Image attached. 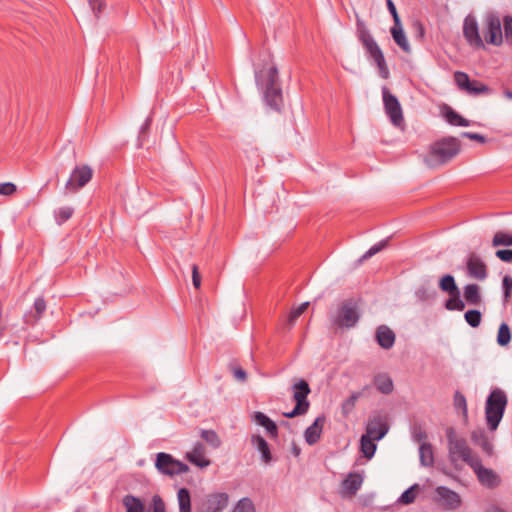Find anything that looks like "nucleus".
Wrapping results in <instances>:
<instances>
[{
	"mask_svg": "<svg viewBox=\"0 0 512 512\" xmlns=\"http://www.w3.org/2000/svg\"><path fill=\"white\" fill-rule=\"evenodd\" d=\"M255 82L263 94L265 104L272 110L280 112L283 108V93L278 69L270 66L255 71Z\"/></svg>",
	"mask_w": 512,
	"mask_h": 512,
	"instance_id": "nucleus-1",
	"label": "nucleus"
},
{
	"mask_svg": "<svg viewBox=\"0 0 512 512\" xmlns=\"http://www.w3.org/2000/svg\"><path fill=\"white\" fill-rule=\"evenodd\" d=\"M356 34L366 53L378 67L380 76L384 79L388 78L389 70L384 54L371 35L365 22L358 16H356Z\"/></svg>",
	"mask_w": 512,
	"mask_h": 512,
	"instance_id": "nucleus-2",
	"label": "nucleus"
},
{
	"mask_svg": "<svg viewBox=\"0 0 512 512\" xmlns=\"http://www.w3.org/2000/svg\"><path fill=\"white\" fill-rule=\"evenodd\" d=\"M461 150V141L452 136L443 137L430 146L426 163L431 167L443 165L456 157Z\"/></svg>",
	"mask_w": 512,
	"mask_h": 512,
	"instance_id": "nucleus-3",
	"label": "nucleus"
},
{
	"mask_svg": "<svg viewBox=\"0 0 512 512\" xmlns=\"http://www.w3.org/2000/svg\"><path fill=\"white\" fill-rule=\"evenodd\" d=\"M508 403L506 393L500 389H493L486 399L485 416L490 430H496Z\"/></svg>",
	"mask_w": 512,
	"mask_h": 512,
	"instance_id": "nucleus-4",
	"label": "nucleus"
},
{
	"mask_svg": "<svg viewBox=\"0 0 512 512\" xmlns=\"http://www.w3.org/2000/svg\"><path fill=\"white\" fill-rule=\"evenodd\" d=\"M446 438L448 441L449 458L451 462L461 459L469 466L471 463L477 464L478 455L473 454L471 448L468 446L464 438H459L456 435L454 428L449 427L446 430Z\"/></svg>",
	"mask_w": 512,
	"mask_h": 512,
	"instance_id": "nucleus-5",
	"label": "nucleus"
},
{
	"mask_svg": "<svg viewBox=\"0 0 512 512\" xmlns=\"http://www.w3.org/2000/svg\"><path fill=\"white\" fill-rule=\"evenodd\" d=\"M483 36L486 43L500 46L503 43L501 19L497 12L488 11L483 16Z\"/></svg>",
	"mask_w": 512,
	"mask_h": 512,
	"instance_id": "nucleus-6",
	"label": "nucleus"
},
{
	"mask_svg": "<svg viewBox=\"0 0 512 512\" xmlns=\"http://www.w3.org/2000/svg\"><path fill=\"white\" fill-rule=\"evenodd\" d=\"M360 314L355 300H344L337 309L333 323L338 327L352 328L359 321Z\"/></svg>",
	"mask_w": 512,
	"mask_h": 512,
	"instance_id": "nucleus-7",
	"label": "nucleus"
},
{
	"mask_svg": "<svg viewBox=\"0 0 512 512\" xmlns=\"http://www.w3.org/2000/svg\"><path fill=\"white\" fill-rule=\"evenodd\" d=\"M155 467L160 473L169 476L180 475L189 471L187 464L165 452H159L156 455Z\"/></svg>",
	"mask_w": 512,
	"mask_h": 512,
	"instance_id": "nucleus-8",
	"label": "nucleus"
},
{
	"mask_svg": "<svg viewBox=\"0 0 512 512\" xmlns=\"http://www.w3.org/2000/svg\"><path fill=\"white\" fill-rule=\"evenodd\" d=\"M382 96L386 115L394 126L400 127L404 123L403 111L400 102L387 87L382 88Z\"/></svg>",
	"mask_w": 512,
	"mask_h": 512,
	"instance_id": "nucleus-9",
	"label": "nucleus"
},
{
	"mask_svg": "<svg viewBox=\"0 0 512 512\" xmlns=\"http://www.w3.org/2000/svg\"><path fill=\"white\" fill-rule=\"evenodd\" d=\"M92 177L93 169L89 165H77L72 170L70 177L65 184V188L70 192H77L90 182Z\"/></svg>",
	"mask_w": 512,
	"mask_h": 512,
	"instance_id": "nucleus-10",
	"label": "nucleus"
},
{
	"mask_svg": "<svg viewBox=\"0 0 512 512\" xmlns=\"http://www.w3.org/2000/svg\"><path fill=\"white\" fill-rule=\"evenodd\" d=\"M463 36L467 43L475 48H484V41L480 36L476 18L469 14L463 22Z\"/></svg>",
	"mask_w": 512,
	"mask_h": 512,
	"instance_id": "nucleus-11",
	"label": "nucleus"
},
{
	"mask_svg": "<svg viewBox=\"0 0 512 512\" xmlns=\"http://www.w3.org/2000/svg\"><path fill=\"white\" fill-rule=\"evenodd\" d=\"M229 503V495L225 492H216L206 495L201 510L202 512H222Z\"/></svg>",
	"mask_w": 512,
	"mask_h": 512,
	"instance_id": "nucleus-12",
	"label": "nucleus"
},
{
	"mask_svg": "<svg viewBox=\"0 0 512 512\" xmlns=\"http://www.w3.org/2000/svg\"><path fill=\"white\" fill-rule=\"evenodd\" d=\"M438 496V502L447 510H455L461 505V498L458 493L445 486H439L435 489Z\"/></svg>",
	"mask_w": 512,
	"mask_h": 512,
	"instance_id": "nucleus-13",
	"label": "nucleus"
},
{
	"mask_svg": "<svg viewBox=\"0 0 512 512\" xmlns=\"http://www.w3.org/2000/svg\"><path fill=\"white\" fill-rule=\"evenodd\" d=\"M292 391L295 404L308 410L310 403L307 398L311 392L309 383L304 379H299L292 385Z\"/></svg>",
	"mask_w": 512,
	"mask_h": 512,
	"instance_id": "nucleus-14",
	"label": "nucleus"
},
{
	"mask_svg": "<svg viewBox=\"0 0 512 512\" xmlns=\"http://www.w3.org/2000/svg\"><path fill=\"white\" fill-rule=\"evenodd\" d=\"M470 467L476 473L478 480L481 484L486 485L490 488L498 485V477L492 469L485 468L482 465L481 459H477V464L471 463Z\"/></svg>",
	"mask_w": 512,
	"mask_h": 512,
	"instance_id": "nucleus-15",
	"label": "nucleus"
},
{
	"mask_svg": "<svg viewBox=\"0 0 512 512\" xmlns=\"http://www.w3.org/2000/svg\"><path fill=\"white\" fill-rule=\"evenodd\" d=\"M466 264L470 276L478 280H484L487 277V266L475 253L469 255Z\"/></svg>",
	"mask_w": 512,
	"mask_h": 512,
	"instance_id": "nucleus-16",
	"label": "nucleus"
},
{
	"mask_svg": "<svg viewBox=\"0 0 512 512\" xmlns=\"http://www.w3.org/2000/svg\"><path fill=\"white\" fill-rule=\"evenodd\" d=\"M326 418L324 415L318 416L314 422L306 428L304 438L308 445H314L319 442Z\"/></svg>",
	"mask_w": 512,
	"mask_h": 512,
	"instance_id": "nucleus-17",
	"label": "nucleus"
},
{
	"mask_svg": "<svg viewBox=\"0 0 512 512\" xmlns=\"http://www.w3.org/2000/svg\"><path fill=\"white\" fill-rule=\"evenodd\" d=\"M251 444L261 454V461L265 464H270L273 461L270 446L268 442L259 434L251 435Z\"/></svg>",
	"mask_w": 512,
	"mask_h": 512,
	"instance_id": "nucleus-18",
	"label": "nucleus"
},
{
	"mask_svg": "<svg viewBox=\"0 0 512 512\" xmlns=\"http://www.w3.org/2000/svg\"><path fill=\"white\" fill-rule=\"evenodd\" d=\"M186 457L189 462L198 467L204 468L210 465V461L205 458V447L201 442H197Z\"/></svg>",
	"mask_w": 512,
	"mask_h": 512,
	"instance_id": "nucleus-19",
	"label": "nucleus"
},
{
	"mask_svg": "<svg viewBox=\"0 0 512 512\" xmlns=\"http://www.w3.org/2000/svg\"><path fill=\"white\" fill-rule=\"evenodd\" d=\"M376 341L383 349H390L395 343V333L386 325H381L376 330Z\"/></svg>",
	"mask_w": 512,
	"mask_h": 512,
	"instance_id": "nucleus-20",
	"label": "nucleus"
},
{
	"mask_svg": "<svg viewBox=\"0 0 512 512\" xmlns=\"http://www.w3.org/2000/svg\"><path fill=\"white\" fill-rule=\"evenodd\" d=\"M254 420L256 421L257 424L265 428L270 438L275 439L278 437V427L276 423L272 419H270L266 414H264L263 412H255Z\"/></svg>",
	"mask_w": 512,
	"mask_h": 512,
	"instance_id": "nucleus-21",
	"label": "nucleus"
},
{
	"mask_svg": "<svg viewBox=\"0 0 512 512\" xmlns=\"http://www.w3.org/2000/svg\"><path fill=\"white\" fill-rule=\"evenodd\" d=\"M390 33L392 35L393 40L395 43L406 53L411 52V47L409 45V42L406 38L405 32L403 30L401 22L399 24H393V26L390 29Z\"/></svg>",
	"mask_w": 512,
	"mask_h": 512,
	"instance_id": "nucleus-22",
	"label": "nucleus"
},
{
	"mask_svg": "<svg viewBox=\"0 0 512 512\" xmlns=\"http://www.w3.org/2000/svg\"><path fill=\"white\" fill-rule=\"evenodd\" d=\"M373 384L376 389L385 395L391 394L394 390V384L391 377L386 373H379L374 376Z\"/></svg>",
	"mask_w": 512,
	"mask_h": 512,
	"instance_id": "nucleus-23",
	"label": "nucleus"
},
{
	"mask_svg": "<svg viewBox=\"0 0 512 512\" xmlns=\"http://www.w3.org/2000/svg\"><path fill=\"white\" fill-rule=\"evenodd\" d=\"M463 296L467 304L479 306L482 303L480 287L477 284L464 286Z\"/></svg>",
	"mask_w": 512,
	"mask_h": 512,
	"instance_id": "nucleus-24",
	"label": "nucleus"
},
{
	"mask_svg": "<svg viewBox=\"0 0 512 512\" xmlns=\"http://www.w3.org/2000/svg\"><path fill=\"white\" fill-rule=\"evenodd\" d=\"M471 441L482 448V450L490 455L493 451V446L488 440L486 432L483 429H476L471 432Z\"/></svg>",
	"mask_w": 512,
	"mask_h": 512,
	"instance_id": "nucleus-25",
	"label": "nucleus"
},
{
	"mask_svg": "<svg viewBox=\"0 0 512 512\" xmlns=\"http://www.w3.org/2000/svg\"><path fill=\"white\" fill-rule=\"evenodd\" d=\"M443 116L446 121L452 126L467 127L470 125L469 120L461 116L450 106H445L443 110Z\"/></svg>",
	"mask_w": 512,
	"mask_h": 512,
	"instance_id": "nucleus-26",
	"label": "nucleus"
},
{
	"mask_svg": "<svg viewBox=\"0 0 512 512\" xmlns=\"http://www.w3.org/2000/svg\"><path fill=\"white\" fill-rule=\"evenodd\" d=\"M419 460L424 467H432L434 465L433 447L428 442H422L419 446Z\"/></svg>",
	"mask_w": 512,
	"mask_h": 512,
	"instance_id": "nucleus-27",
	"label": "nucleus"
},
{
	"mask_svg": "<svg viewBox=\"0 0 512 512\" xmlns=\"http://www.w3.org/2000/svg\"><path fill=\"white\" fill-rule=\"evenodd\" d=\"M388 432V426L381 420L373 421L367 426V435L373 440H381Z\"/></svg>",
	"mask_w": 512,
	"mask_h": 512,
	"instance_id": "nucleus-28",
	"label": "nucleus"
},
{
	"mask_svg": "<svg viewBox=\"0 0 512 512\" xmlns=\"http://www.w3.org/2000/svg\"><path fill=\"white\" fill-rule=\"evenodd\" d=\"M123 506L126 509V512H144L145 511V505L143 501L132 495L127 494L122 499Z\"/></svg>",
	"mask_w": 512,
	"mask_h": 512,
	"instance_id": "nucleus-29",
	"label": "nucleus"
},
{
	"mask_svg": "<svg viewBox=\"0 0 512 512\" xmlns=\"http://www.w3.org/2000/svg\"><path fill=\"white\" fill-rule=\"evenodd\" d=\"M363 478L360 474L350 473L348 477L343 481V488L350 495H355L356 492L361 488Z\"/></svg>",
	"mask_w": 512,
	"mask_h": 512,
	"instance_id": "nucleus-30",
	"label": "nucleus"
},
{
	"mask_svg": "<svg viewBox=\"0 0 512 512\" xmlns=\"http://www.w3.org/2000/svg\"><path fill=\"white\" fill-rule=\"evenodd\" d=\"M445 308L449 311H462L465 308V303L461 299L460 291L449 294V298L445 302Z\"/></svg>",
	"mask_w": 512,
	"mask_h": 512,
	"instance_id": "nucleus-31",
	"label": "nucleus"
},
{
	"mask_svg": "<svg viewBox=\"0 0 512 512\" xmlns=\"http://www.w3.org/2000/svg\"><path fill=\"white\" fill-rule=\"evenodd\" d=\"M179 511L191 512V496L187 488H180L177 493Z\"/></svg>",
	"mask_w": 512,
	"mask_h": 512,
	"instance_id": "nucleus-32",
	"label": "nucleus"
},
{
	"mask_svg": "<svg viewBox=\"0 0 512 512\" xmlns=\"http://www.w3.org/2000/svg\"><path fill=\"white\" fill-rule=\"evenodd\" d=\"M360 447L363 455L368 459L372 458L376 451V444L373 442V439L369 437L367 434L362 435Z\"/></svg>",
	"mask_w": 512,
	"mask_h": 512,
	"instance_id": "nucleus-33",
	"label": "nucleus"
},
{
	"mask_svg": "<svg viewBox=\"0 0 512 512\" xmlns=\"http://www.w3.org/2000/svg\"><path fill=\"white\" fill-rule=\"evenodd\" d=\"M439 288L448 294L460 291L452 275L446 274L439 281Z\"/></svg>",
	"mask_w": 512,
	"mask_h": 512,
	"instance_id": "nucleus-34",
	"label": "nucleus"
},
{
	"mask_svg": "<svg viewBox=\"0 0 512 512\" xmlns=\"http://www.w3.org/2000/svg\"><path fill=\"white\" fill-rule=\"evenodd\" d=\"M511 341V330L507 323L503 322L499 326L497 334V343L499 346H507Z\"/></svg>",
	"mask_w": 512,
	"mask_h": 512,
	"instance_id": "nucleus-35",
	"label": "nucleus"
},
{
	"mask_svg": "<svg viewBox=\"0 0 512 512\" xmlns=\"http://www.w3.org/2000/svg\"><path fill=\"white\" fill-rule=\"evenodd\" d=\"M74 213V208L70 206H64L54 211L55 221L58 225H62L68 221Z\"/></svg>",
	"mask_w": 512,
	"mask_h": 512,
	"instance_id": "nucleus-36",
	"label": "nucleus"
},
{
	"mask_svg": "<svg viewBox=\"0 0 512 512\" xmlns=\"http://www.w3.org/2000/svg\"><path fill=\"white\" fill-rule=\"evenodd\" d=\"M453 404L456 409L461 410L464 420L467 421L468 420L467 401H466V397L460 391H456L454 393Z\"/></svg>",
	"mask_w": 512,
	"mask_h": 512,
	"instance_id": "nucleus-37",
	"label": "nucleus"
},
{
	"mask_svg": "<svg viewBox=\"0 0 512 512\" xmlns=\"http://www.w3.org/2000/svg\"><path fill=\"white\" fill-rule=\"evenodd\" d=\"M492 246H512V234L504 231L496 232L492 239Z\"/></svg>",
	"mask_w": 512,
	"mask_h": 512,
	"instance_id": "nucleus-38",
	"label": "nucleus"
},
{
	"mask_svg": "<svg viewBox=\"0 0 512 512\" xmlns=\"http://www.w3.org/2000/svg\"><path fill=\"white\" fill-rule=\"evenodd\" d=\"M420 490L419 484H414L408 489H406L398 499V502L401 504H411L416 499V493Z\"/></svg>",
	"mask_w": 512,
	"mask_h": 512,
	"instance_id": "nucleus-39",
	"label": "nucleus"
},
{
	"mask_svg": "<svg viewBox=\"0 0 512 512\" xmlns=\"http://www.w3.org/2000/svg\"><path fill=\"white\" fill-rule=\"evenodd\" d=\"M465 92L469 95L477 96L480 94H488L490 88L478 80H471L470 86H468Z\"/></svg>",
	"mask_w": 512,
	"mask_h": 512,
	"instance_id": "nucleus-40",
	"label": "nucleus"
},
{
	"mask_svg": "<svg viewBox=\"0 0 512 512\" xmlns=\"http://www.w3.org/2000/svg\"><path fill=\"white\" fill-rule=\"evenodd\" d=\"M389 237L378 242L377 244L373 245L371 248H369L368 251H366L362 256L361 258L359 259L360 262H363L369 258H371L372 256H374L375 254L379 253L380 251H382L389 243Z\"/></svg>",
	"mask_w": 512,
	"mask_h": 512,
	"instance_id": "nucleus-41",
	"label": "nucleus"
},
{
	"mask_svg": "<svg viewBox=\"0 0 512 512\" xmlns=\"http://www.w3.org/2000/svg\"><path fill=\"white\" fill-rule=\"evenodd\" d=\"M465 321L473 328H477L482 320V314L479 310L471 309L464 314Z\"/></svg>",
	"mask_w": 512,
	"mask_h": 512,
	"instance_id": "nucleus-42",
	"label": "nucleus"
},
{
	"mask_svg": "<svg viewBox=\"0 0 512 512\" xmlns=\"http://www.w3.org/2000/svg\"><path fill=\"white\" fill-rule=\"evenodd\" d=\"M232 512H255V506L250 498L244 497L236 503Z\"/></svg>",
	"mask_w": 512,
	"mask_h": 512,
	"instance_id": "nucleus-43",
	"label": "nucleus"
},
{
	"mask_svg": "<svg viewBox=\"0 0 512 512\" xmlns=\"http://www.w3.org/2000/svg\"><path fill=\"white\" fill-rule=\"evenodd\" d=\"M201 438L213 448H218L221 445V440L214 430H202Z\"/></svg>",
	"mask_w": 512,
	"mask_h": 512,
	"instance_id": "nucleus-44",
	"label": "nucleus"
},
{
	"mask_svg": "<svg viewBox=\"0 0 512 512\" xmlns=\"http://www.w3.org/2000/svg\"><path fill=\"white\" fill-rule=\"evenodd\" d=\"M454 80L458 88L462 91H466L468 86H470V78L467 73L462 71H457L454 73Z\"/></svg>",
	"mask_w": 512,
	"mask_h": 512,
	"instance_id": "nucleus-45",
	"label": "nucleus"
},
{
	"mask_svg": "<svg viewBox=\"0 0 512 512\" xmlns=\"http://www.w3.org/2000/svg\"><path fill=\"white\" fill-rule=\"evenodd\" d=\"M503 37L506 40V43L512 46V16L505 15L503 17Z\"/></svg>",
	"mask_w": 512,
	"mask_h": 512,
	"instance_id": "nucleus-46",
	"label": "nucleus"
},
{
	"mask_svg": "<svg viewBox=\"0 0 512 512\" xmlns=\"http://www.w3.org/2000/svg\"><path fill=\"white\" fill-rule=\"evenodd\" d=\"M412 30L415 39L419 42H424L426 30L423 23L420 20H415L412 23Z\"/></svg>",
	"mask_w": 512,
	"mask_h": 512,
	"instance_id": "nucleus-47",
	"label": "nucleus"
},
{
	"mask_svg": "<svg viewBox=\"0 0 512 512\" xmlns=\"http://www.w3.org/2000/svg\"><path fill=\"white\" fill-rule=\"evenodd\" d=\"M152 118L149 116L146 118L144 123L141 125L138 135L139 146H142L147 138V133L151 127Z\"/></svg>",
	"mask_w": 512,
	"mask_h": 512,
	"instance_id": "nucleus-48",
	"label": "nucleus"
},
{
	"mask_svg": "<svg viewBox=\"0 0 512 512\" xmlns=\"http://www.w3.org/2000/svg\"><path fill=\"white\" fill-rule=\"evenodd\" d=\"M411 433L413 440L420 444L427 438L426 431L422 428L421 425L418 424L413 425Z\"/></svg>",
	"mask_w": 512,
	"mask_h": 512,
	"instance_id": "nucleus-49",
	"label": "nucleus"
},
{
	"mask_svg": "<svg viewBox=\"0 0 512 512\" xmlns=\"http://www.w3.org/2000/svg\"><path fill=\"white\" fill-rule=\"evenodd\" d=\"M151 510L152 512H166L165 503L160 495H153L151 499Z\"/></svg>",
	"mask_w": 512,
	"mask_h": 512,
	"instance_id": "nucleus-50",
	"label": "nucleus"
},
{
	"mask_svg": "<svg viewBox=\"0 0 512 512\" xmlns=\"http://www.w3.org/2000/svg\"><path fill=\"white\" fill-rule=\"evenodd\" d=\"M503 298L507 302L512 291V277L505 275L502 280Z\"/></svg>",
	"mask_w": 512,
	"mask_h": 512,
	"instance_id": "nucleus-51",
	"label": "nucleus"
},
{
	"mask_svg": "<svg viewBox=\"0 0 512 512\" xmlns=\"http://www.w3.org/2000/svg\"><path fill=\"white\" fill-rule=\"evenodd\" d=\"M309 303L304 302L297 308L293 309L289 314V323L293 324L308 308Z\"/></svg>",
	"mask_w": 512,
	"mask_h": 512,
	"instance_id": "nucleus-52",
	"label": "nucleus"
},
{
	"mask_svg": "<svg viewBox=\"0 0 512 512\" xmlns=\"http://www.w3.org/2000/svg\"><path fill=\"white\" fill-rule=\"evenodd\" d=\"M361 396H362V392L352 393V395L343 403V410L345 412L351 411L354 408L356 401Z\"/></svg>",
	"mask_w": 512,
	"mask_h": 512,
	"instance_id": "nucleus-53",
	"label": "nucleus"
},
{
	"mask_svg": "<svg viewBox=\"0 0 512 512\" xmlns=\"http://www.w3.org/2000/svg\"><path fill=\"white\" fill-rule=\"evenodd\" d=\"M229 367H230V370L233 373L234 377L237 380H239L241 382L246 381L247 373L243 368H241L240 366H237L235 364H230Z\"/></svg>",
	"mask_w": 512,
	"mask_h": 512,
	"instance_id": "nucleus-54",
	"label": "nucleus"
},
{
	"mask_svg": "<svg viewBox=\"0 0 512 512\" xmlns=\"http://www.w3.org/2000/svg\"><path fill=\"white\" fill-rule=\"evenodd\" d=\"M35 318L39 319L46 310V302L44 298L39 297L34 302Z\"/></svg>",
	"mask_w": 512,
	"mask_h": 512,
	"instance_id": "nucleus-55",
	"label": "nucleus"
},
{
	"mask_svg": "<svg viewBox=\"0 0 512 512\" xmlns=\"http://www.w3.org/2000/svg\"><path fill=\"white\" fill-rule=\"evenodd\" d=\"M495 255L503 262L512 263V249H499Z\"/></svg>",
	"mask_w": 512,
	"mask_h": 512,
	"instance_id": "nucleus-56",
	"label": "nucleus"
},
{
	"mask_svg": "<svg viewBox=\"0 0 512 512\" xmlns=\"http://www.w3.org/2000/svg\"><path fill=\"white\" fill-rule=\"evenodd\" d=\"M16 185L11 182H5L0 184V194L10 196L16 192Z\"/></svg>",
	"mask_w": 512,
	"mask_h": 512,
	"instance_id": "nucleus-57",
	"label": "nucleus"
},
{
	"mask_svg": "<svg viewBox=\"0 0 512 512\" xmlns=\"http://www.w3.org/2000/svg\"><path fill=\"white\" fill-rule=\"evenodd\" d=\"M386 5L389 13L393 18L394 24H399L401 22L399 14L397 12L396 6L392 0H386Z\"/></svg>",
	"mask_w": 512,
	"mask_h": 512,
	"instance_id": "nucleus-58",
	"label": "nucleus"
},
{
	"mask_svg": "<svg viewBox=\"0 0 512 512\" xmlns=\"http://www.w3.org/2000/svg\"><path fill=\"white\" fill-rule=\"evenodd\" d=\"M307 409L295 404V407L290 412H284L283 416L286 418H294L307 413Z\"/></svg>",
	"mask_w": 512,
	"mask_h": 512,
	"instance_id": "nucleus-59",
	"label": "nucleus"
},
{
	"mask_svg": "<svg viewBox=\"0 0 512 512\" xmlns=\"http://www.w3.org/2000/svg\"><path fill=\"white\" fill-rule=\"evenodd\" d=\"M192 282H193V286L196 289L200 288V286H201V276H200V273H199V268H198V266L196 264L192 265Z\"/></svg>",
	"mask_w": 512,
	"mask_h": 512,
	"instance_id": "nucleus-60",
	"label": "nucleus"
},
{
	"mask_svg": "<svg viewBox=\"0 0 512 512\" xmlns=\"http://www.w3.org/2000/svg\"><path fill=\"white\" fill-rule=\"evenodd\" d=\"M461 136L465 137V138H468L470 140L477 141L479 143H485L486 142V138L483 135L475 133V132H462Z\"/></svg>",
	"mask_w": 512,
	"mask_h": 512,
	"instance_id": "nucleus-61",
	"label": "nucleus"
},
{
	"mask_svg": "<svg viewBox=\"0 0 512 512\" xmlns=\"http://www.w3.org/2000/svg\"><path fill=\"white\" fill-rule=\"evenodd\" d=\"M416 296L420 300L426 301L431 297V294L427 288L422 286V287L418 288V290L416 291Z\"/></svg>",
	"mask_w": 512,
	"mask_h": 512,
	"instance_id": "nucleus-62",
	"label": "nucleus"
},
{
	"mask_svg": "<svg viewBox=\"0 0 512 512\" xmlns=\"http://www.w3.org/2000/svg\"><path fill=\"white\" fill-rule=\"evenodd\" d=\"M292 454L295 456V457H298L300 454H301V448L296 445V444H293V447H292Z\"/></svg>",
	"mask_w": 512,
	"mask_h": 512,
	"instance_id": "nucleus-63",
	"label": "nucleus"
},
{
	"mask_svg": "<svg viewBox=\"0 0 512 512\" xmlns=\"http://www.w3.org/2000/svg\"><path fill=\"white\" fill-rule=\"evenodd\" d=\"M486 512H506L504 509L500 508L499 506H492L489 509L486 510Z\"/></svg>",
	"mask_w": 512,
	"mask_h": 512,
	"instance_id": "nucleus-64",
	"label": "nucleus"
}]
</instances>
